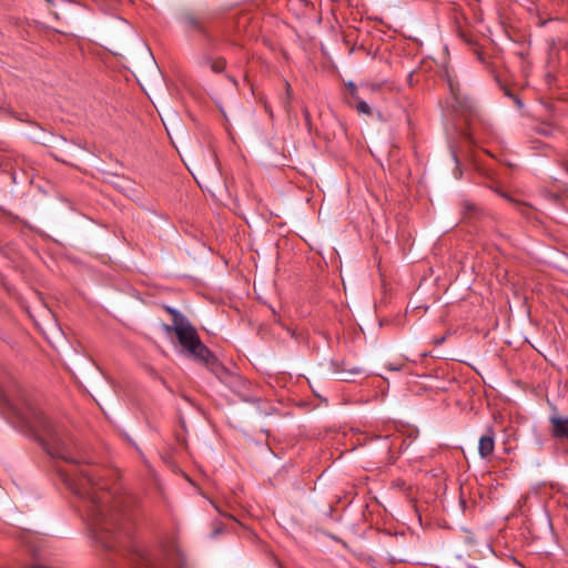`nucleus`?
Returning <instances> with one entry per match:
<instances>
[{
  "instance_id": "1",
  "label": "nucleus",
  "mask_w": 568,
  "mask_h": 568,
  "mask_svg": "<svg viewBox=\"0 0 568 568\" xmlns=\"http://www.w3.org/2000/svg\"><path fill=\"white\" fill-rule=\"evenodd\" d=\"M0 407L17 426L37 434L49 455L68 464V468L58 471L65 486L81 499L83 517L92 538L104 548H113L112 539L123 497L115 496L95 481L88 466H80L85 457L79 452L70 433L53 423L29 399L23 397L12 402L0 387Z\"/></svg>"
},
{
  "instance_id": "2",
  "label": "nucleus",
  "mask_w": 568,
  "mask_h": 568,
  "mask_svg": "<svg viewBox=\"0 0 568 568\" xmlns=\"http://www.w3.org/2000/svg\"><path fill=\"white\" fill-rule=\"evenodd\" d=\"M172 316V325H164L165 332L175 335L178 343L190 357L201 363L207 364L212 358L211 351L201 342L195 327L179 311L166 307Z\"/></svg>"
},
{
  "instance_id": "3",
  "label": "nucleus",
  "mask_w": 568,
  "mask_h": 568,
  "mask_svg": "<svg viewBox=\"0 0 568 568\" xmlns=\"http://www.w3.org/2000/svg\"><path fill=\"white\" fill-rule=\"evenodd\" d=\"M211 18L204 11L186 10L180 13L179 23L186 32L197 34L204 47L214 49L217 40L207 27Z\"/></svg>"
},
{
  "instance_id": "4",
  "label": "nucleus",
  "mask_w": 568,
  "mask_h": 568,
  "mask_svg": "<svg viewBox=\"0 0 568 568\" xmlns=\"http://www.w3.org/2000/svg\"><path fill=\"white\" fill-rule=\"evenodd\" d=\"M333 374L335 377L343 382H352L353 377L363 373L358 366L349 365L345 361H335L332 363Z\"/></svg>"
},
{
  "instance_id": "5",
  "label": "nucleus",
  "mask_w": 568,
  "mask_h": 568,
  "mask_svg": "<svg viewBox=\"0 0 568 568\" xmlns=\"http://www.w3.org/2000/svg\"><path fill=\"white\" fill-rule=\"evenodd\" d=\"M111 183L115 189L126 194L128 196H134L136 194L135 182L129 178L113 175Z\"/></svg>"
},
{
  "instance_id": "6",
  "label": "nucleus",
  "mask_w": 568,
  "mask_h": 568,
  "mask_svg": "<svg viewBox=\"0 0 568 568\" xmlns=\"http://www.w3.org/2000/svg\"><path fill=\"white\" fill-rule=\"evenodd\" d=\"M495 448V438H494V432L491 429H488L486 435H483L479 438L478 443V453L481 458H488L493 453Z\"/></svg>"
},
{
  "instance_id": "7",
  "label": "nucleus",
  "mask_w": 568,
  "mask_h": 568,
  "mask_svg": "<svg viewBox=\"0 0 568 568\" xmlns=\"http://www.w3.org/2000/svg\"><path fill=\"white\" fill-rule=\"evenodd\" d=\"M550 422L552 435L559 439H568V418L554 416Z\"/></svg>"
},
{
  "instance_id": "8",
  "label": "nucleus",
  "mask_w": 568,
  "mask_h": 568,
  "mask_svg": "<svg viewBox=\"0 0 568 568\" xmlns=\"http://www.w3.org/2000/svg\"><path fill=\"white\" fill-rule=\"evenodd\" d=\"M202 64L209 67L214 73H221L226 67V60L223 57H210L204 55L202 58Z\"/></svg>"
},
{
  "instance_id": "9",
  "label": "nucleus",
  "mask_w": 568,
  "mask_h": 568,
  "mask_svg": "<svg viewBox=\"0 0 568 568\" xmlns=\"http://www.w3.org/2000/svg\"><path fill=\"white\" fill-rule=\"evenodd\" d=\"M355 108L358 113L366 115L371 114V106L363 100H358Z\"/></svg>"
},
{
  "instance_id": "10",
  "label": "nucleus",
  "mask_w": 568,
  "mask_h": 568,
  "mask_svg": "<svg viewBox=\"0 0 568 568\" xmlns=\"http://www.w3.org/2000/svg\"><path fill=\"white\" fill-rule=\"evenodd\" d=\"M349 89H351V93H352V95L357 100V97H356V94H355V92H356V87H355L354 84H352V83H351V84H349Z\"/></svg>"
},
{
  "instance_id": "11",
  "label": "nucleus",
  "mask_w": 568,
  "mask_h": 568,
  "mask_svg": "<svg viewBox=\"0 0 568 568\" xmlns=\"http://www.w3.org/2000/svg\"><path fill=\"white\" fill-rule=\"evenodd\" d=\"M285 88H286L287 94H290V92H291V84L288 82H285Z\"/></svg>"
},
{
  "instance_id": "12",
  "label": "nucleus",
  "mask_w": 568,
  "mask_h": 568,
  "mask_svg": "<svg viewBox=\"0 0 568 568\" xmlns=\"http://www.w3.org/2000/svg\"><path fill=\"white\" fill-rule=\"evenodd\" d=\"M443 342H444V337L438 338V339L436 341V343H437V344H440V343H443Z\"/></svg>"
},
{
  "instance_id": "13",
  "label": "nucleus",
  "mask_w": 568,
  "mask_h": 568,
  "mask_svg": "<svg viewBox=\"0 0 568 568\" xmlns=\"http://www.w3.org/2000/svg\"><path fill=\"white\" fill-rule=\"evenodd\" d=\"M449 87H450L452 91H454V87H453L452 82L449 83Z\"/></svg>"
},
{
  "instance_id": "14",
  "label": "nucleus",
  "mask_w": 568,
  "mask_h": 568,
  "mask_svg": "<svg viewBox=\"0 0 568 568\" xmlns=\"http://www.w3.org/2000/svg\"><path fill=\"white\" fill-rule=\"evenodd\" d=\"M45 1L49 2V3L51 2V0H45Z\"/></svg>"
}]
</instances>
